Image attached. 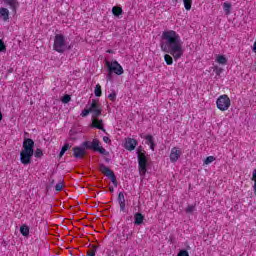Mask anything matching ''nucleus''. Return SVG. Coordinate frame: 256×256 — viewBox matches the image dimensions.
Masks as SVG:
<instances>
[{
  "instance_id": "f03ea898",
  "label": "nucleus",
  "mask_w": 256,
  "mask_h": 256,
  "mask_svg": "<svg viewBox=\"0 0 256 256\" xmlns=\"http://www.w3.org/2000/svg\"><path fill=\"white\" fill-rule=\"evenodd\" d=\"M35 141L31 138H25L22 143V150L20 152V162L22 165H31V159L35 153Z\"/></svg>"
},
{
  "instance_id": "cd10ccee",
  "label": "nucleus",
  "mask_w": 256,
  "mask_h": 256,
  "mask_svg": "<svg viewBox=\"0 0 256 256\" xmlns=\"http://www.w3.org/2000/svg\"><path fill=\"white\" fill-rule=\"evenodd\" d=\"M213 161H215V156H208V157L204 160V165H210V163H213Z\"/></svg>"
},
{
  "instance_id": "1a4fd4ad",
  "label": "nucleus",
  "mask_w": 256,
  "mask_h": 256,
  "mask_svg": "<svg viewBox=\"0 0 256 256\" xmlns=\"http://www.w3.org/2000/svg\"><path fill=\"white\" fill-rule=\"evenodd\" d=\"M100 171L103 173L106 177H109L110 181H112L114 187H117V176H115V172L111 170L109 167L105 166V164H100Z\"/></svg>"
},
{
  "instance_id": "ddd939ff",
  "label": "nucleus",
  "mask_w": 256,
  "mask_h": 256,
  "mask_svg": "<svg viewBox=\"0 0 256 256\" xmlns=\"http://www.w3.org/2000/svg\"><path fill=\"white\" fill-rule=\"evenodd\" d=\"M124 147L127 149V151H135V148L137 147V140L133 138H127Z\"/></svg>"
},
{
  "instance_id": "7c9ffc66",
  "label": "nucleus",
  "mask_w": 256,
  "mask_h": 256,
  "mask_svg": "<svg viewBox=\"0 0 256 256\" xmlns=\"http://www.w3.org/2000/svg\"><path fill=\"white\" fill-rule=\"evenodd\" d=\"M7 51V46H5V42L0 39V53H5Z\"/></svg>"
},
{
  "instance_id": "473e14b6",
  "label": "nucleus",
  "mask_w": 256,
  "mask_h": 256,
  "mask_svg": "<svg viewBox=\"0 0 256 256\" xmlns=\"http://www.w3.org/2000/svg\"><path fill=\"white\" fill-rule=\"evenodd\" d=\"M62 103H69V101H71V96L68 94H65L62 99H61Z\"/></svg>"
},
{
  "instance_id": "39448f33",
  "label": "nucleus",
  "mask_w": 256,
  "mask_h": 256,
  "mask_svg": "<svg viewBox=\"0 0 256 256\" xmlns=\"http://www.w3.org/2000/svg\"><path fill=\"white\" fill-rule=\"evenodd\" d=\"M137 158H138V171L141 177H145L147 174V167H149V160L147 159L146 152L137 151Z\"/></svg>"
},
{
  "instance_id": "6e6552de",
  "label": "nucleus",
  "mask_w": 256,
  "mask_h": 256,
  "mask_svg": "<svg viewBox=\"0 0 256 256\" xmlns=\"http://www.w3.org/2000/svg\"><path fill=\"white\" fill-rule=\"evenodd\" d=\"M106 67L108 71L115 73V75H123L125 73V70H123V66L117 62V60H114L112 62L106 61Z\"/></svg>"
},
{
  "instance_id": "0eeeda50",
  "label": "nucleus",
  "mask_w": 256,
  "mask_h": 256,
  "mask_svg": "<svg viewBox=\"0 0 256 256\" xmlns=\"http://www.w3.org/2000/svg\"><path fill=\"white\" fill-rule=\"evenodd\" d=\"M216 106L220 111H227L231 107V99L227 94L219 96Z\"/></svg>"
},
{
  "instance_id": "f3484780",
  "label": "nucleus",
  "mask_w": 256,
  "mask_h": 256,
  "mask_svg": "<svg viewBox=\"0 0 256 256\" xmlns=\"http://www.w3.org/2000/svg\"><path fill=\"white\" fill-rule=\"evenodd\" d=\"M117 201L120 205V211L125 213V194L123 192H119Z\"/></svg>"
},
{
  "instance_id": "4be33fe9",
  "label": "nucleus",
  "mask_w": 256,
  "mask_h": 256,
  "mask_svg": "<svg viewBox=\"0 0 256 256\" xmlns=\"http://www.w3.org/2000/svg\"><path fill=\"white\" fill-rule=\"evenodd\" d=\"M216 63H219V65H227V58L223 55H218L216 58Z\"/></svg>"
},
{
  "instance_id": "4c0bfd02",
  "label": "nucleus",
  "mask_w": 256,
  "mask_h": 256,
  "mask_svg": "<svg viewBox=\"0 0 256 256\" xmlns=\"http://www.w3.org/2000/svg\"><path fill=\"white\" fill-rule=\"evenodd\" d=\"M178 256H189V252L187 250H181L178 253Z\"/></svg>"
},
{
  "instance_id": "09e8293b",
  "label": "nucleus",
  "mask_w": 256,
  "mask_h": 256,
  "mask_svg": "<svg viewBox=\"0 0 256 256\" xmlns=\"http://www.w3.org/2000/svg\"><path fill=\"white\" fill-rule=\"evenodd\" d=\"M2 1H4V3H7V0H2Z\"/></svg>"
},
{
  "instance_id": "2eb2a0df",
  "label": "nucleus",
  "mask_w": 256,
  "mask_h": 256,
  "mask_svg": "<svg viewBox=\"0 0 256 256\" xmlns=\"http://www.w3.org/2000/svg\"><path fill=\"white\" fill-rule=\"evenodd\" d=\"M6 5H9L12 13H14V15H17V9L20 5L18 0H6Z\"/></svg>"
},
{
  "instance_id": "72a5a7b5",
  "label": "nucleus",
  "mask_w": 256,
  "mask_h": 256,
  "mask_svg": "<svg viewBox=\"0 0 256 256\" xmlns=\"http://www.w3.org/2000/svg\"><path fill=\"white\" fill-rule=\"evenodd\" d=\"M89 113H91V111L89 110V107H86V109L81 112L80 116L87 117Z\"/></svg>"
},
{
  "instance_id": "f704fd0d",
  "label": "nucleus",
  "mask_w": 256,
  "mask_h": 256,
  "mask_svg": "<svg viewBox=\"0 0 256 256\" xmlns=\"http://www.w3.org/2000/svg\"><path fill=\"white\" fill-rule=\"evenodd\" d=\"M96 253H97V247H94L93 250H89V251L87 252V256H95Z\"/></svg>"
},
{
  "instance_id": "393cba45",
  "label": "nucleus",
  "mask_w": 256,
  "mask_h": 256,
  "mask_svg": "<svg viewBox=\"0 0 256 256\" xmlns=\"http://www.w3.org/2000/svg\"><path fill=\"white\" fill-rule=\"evenodd\" d=\"M94 95L96 97H101V95H103V92L101 90V86L99 84H97L96 87H95Z\"/></svg>"
},
{
  "instance_id": "9d476101",
  "label": "nucleus",
  "mask_w": 256,
  "mask_h": 256,
  "mask_svg": "<svg viewBox=\"0 0 256 256\" xmlns=\"http://www.w3.org/2000/svg\"><path fill=\"white\" fill-rule=\"evenodd\" d=\"M87 148L85 146H83V143L81 144V146H76L74 148H72L73 151V155L76 159H83V157H85V155L87 154Z\"/></svg>"
},
{
  "instance_id": "a19ab883",
  "label": "nucleus",
  "mask_w": 256,
  "mask_h": 256,
  "mask_svg": "<svg viewBox=\"0 0 256 256\" xmlns=\"http://www.w3.org/2000/svg\"><path fill=\"white\" fill-rule=\"evenodd\" d=\"M103 141H104V143H111V139L107 136L103 137Z\"/></svg>"
},
{
  "instance_id": "a878e982",
  "label": "nucleus",
  "mask_w": 256,
  "mask_h": 256,
  "mask_svg": "<svg viewBox=\"0 0 256 256\" xmlns=\"http://www.w3.org/2000/svg\"><path fill=\"white\" fill-rule=\"evenodd\" d=\"M164 61L167 65H173V57L169 54L164 55Z\"/></svg>"
},
{
  "instance_id": "7ed1b4c3",
  "label": "nucleus",
  "mask_w": 256,
  "mask_h": 256,
  "mask_svg": "<svg viewBox=\"0 0 256 256\" xmlns=\"http://www.w3.org/2000/svg\"><path fill=\"white\" fill-rule=\"evenodd\" d=\"M73 44L67 41V37L63 34H56L54 37L53 50L56 53H65V51H71Z\"/></svg>"
},
{
  "instance_id": "412c9836",
  "label": "nucleus",
  "mask_w": 256,
  "mask_h": 256,
  "mask_svg": "<svg viewBox=\"0 0 256 256\" xmlns=\"http://www.w3.org/2000/svg\"><path fill=\"white\" fill-rule=\"evenodd\" d=\"M112 13L115 17H119V16L123 15V8H121L119 6H114L112 8Z\"/></svg>"
},
{
  "instance_id": "2f4dec72",
  "label": "nucleus",
  "mask_w": 256,
  "mask_h": 256,
  "mask_svg": "<svg viewBox=\"0 0 256 256\" xmlns=\"http://www.w3.org/2000/svg\"><path fill=\"white\" fill-rule=\"evenodd\" d=\"M108 99L110 100V101H116L117 100V93L115 92V91H113L112 93H110L109 95H108Z\"/></svg>"
},
{
  "instance_id": "9b49d317",
  "label": "nucleus",
  "mask_w": 256,
  "mask_h": 256,
  "mask_svg": "<svg viewBox=\"0 0 256 256\" xmlns=\"http://www.w3.org/2000/svg\"><path fill=\"white\" fill-rule=\"evenodd\" d=\"M181 155H183L181 149L173 147L170 152V163H177L181 158Z\"/></svg>"
},
{
  "instance_id": "a211bd4d",
  "label": "nucleus",
  "mask_w": 256,
  "mask_h": 256,
  "mask_svg": "<svg viewBox=\"0 0 256 256\" xmlns=\"http://www.w3.org/2000/svg\"><path fill=\"white\" fill-rule=\"evenodd\" d=\"M0 19H3V21H9V9L0 8Z\"/></svg>"
},
{
  "instance_id": "f8f14e48",
  "label": "nucleus",
  "mask_w": 256,
  "mask_h": 256,
  "mask_svg": "<svg viewBox=\"0 0 256 256\" xmlns=\"http://www.w3.org/2000/svg\"><path fill=\"white\" fill-rule=\"evenodd\" d=\"M141 138L145 139V141H146L145 143H146V145H149L151 151H155L156 145H155V138L153 137V135H151V134H148L145 136L141 135Z\"/></svg>"
},
{
  "instance_id": "49530a36",
  "label": "nucleus",
  "mask_w": 256,
  "mask_h": 256,
  "mask_svg": "<svg viewBox=\"0 0 256 256\" xmlns=\"http://www.w3.org/2000/svg\"><path fill=\"white\" fill-rule=\"evenodd\" d=\"M109 191H110V193H113L115 191V189L113 187H110Z\"/></svg>"
},
{
  "instance_id": "c85d7f7f",
  "label": "nucleus",
  "mask_w": 256,
  "mask_h": 256,
  "mask_svg": "<svg viewBox=\"0 0 256 256\" xmlns=\"http://www.w3.org/2000/svg\"><path fill=\"white\" fill-rule=\"evenodd\" d=\"M56 191H63V179H60L59 182L55 186Z\"/></svg>"
},
{
  "instance_id": "58836bf2",
  "label": "nucleus",
  "mask_w": 256,
  "mask_h": 256,
  "mask_svg": "<svg viewBox=\"0 0 256 256\" xmlns=\"http://www.w3.org/2000/svg\"><path fill=\"white\" fill-rule=\"evenodd\" d=\"M69 149H71V146L68 143L64 144V146L62 147V150L66 152L69 151Z\"/></svg>"
},
{
  "instance_id": "423d86ee",
  "label": "nucleus",
  "mask_w": 256,
  "mask_h": 256,
  "mask_svg": "<svg viewBox=\"0 0 256 256\" xmlns=\"http://www.w3.org/2000/svg\"><path fill=\"white\" fill-rule=\"evenodd\" d=\"M86 107L90 110L92 118L101 117L103 113V106L99 103V100L92 99L88 101Z\"/></svg>"
},
{
  "instance_id": "dca6fc26",
  "label": "nucleus",
  "mask_w": 256,
  "mask_h": 256,
  "mask_svg": "<svg viewBox=\"0 0 256 256\" xmlns=\"http://www.w3.org/2000/svg\"><path fill=\"white\" fill-rule=\"evenodd\" d=\"M92 127H95V129H100V131H103L105 133V127L103 126V120L99 119L98 117L92 118Z\"/></svg>"
},
{
  "instance_id": "79ce46f5",
  "label": "nucleus",
  "mask_w": 256,
  "mask_h": 256,
  "mask_svg": "<svg viewBox=\"0 0 256 256\" xmlns=\"http://www.w3.org/2000/svg\"><path fill=\"white\" fill-rule=\"evenodd\" d=\"M172 1V5L174 6V7H176L177 6V3H179V0H171Z\"/></svg>"
},
{
  "instance_id": "a18cd8bd",
  "label": "nucleus",
  "mask_w": 256,
  "mask_h": 256,
  "mask_svg": "<svg viewBox=\"0 0 256 256\" xmlns=\"http://www.w3.org/2000/svg\"><path fill=\"white\" fill-rule=\"evenodd\" d=\"M253 190H254V195H256V182H254Z\"/></svg>"
},
{
  "instance_id": "f257e3e1",
  "label": "nucleus",
  "mask_w": 256,
  "mask_h": 256,
  "mask_svg": "<svg viewBox=\"0 0 256 256\" xmlns=\"http://www.w3.org/2000/svg\"><path fill=\"white\" fill-rule=\"evenodd\" d=\"M160 47L164 53H170L174 61L181 59L185 53L183 40H181L179 33L174 30H166L162 33Z\"/></svg>"
},
{
  "instance_id": "bb28decb",
  "label": "nucleus",
  "mask_w": 256,
  "mask_h": 256,
  "mask_svg": "<svg viewBox=\"0 0 256 256\" xmlns=\"http://www.w3.org/2000/svg\"><path fill=\"white\" fill-rule=\"evenodd\" d=\"M34 157H36V159H41V157H43V150H41L40 148H37L34 153Z\"/></svg>"
},
{
  "instance_id": "ea45409f",
  "label": "nucleus",
  "mask_w": 256,
  "mask_h": 256,
  "mask_svg": "<svg viewBox=\"0 0 256 256\" xmlns=\"http://www.w3.org/2000/svg\"><path fill=\"white\" fill-rule=\"evenodd\" d=\"M251 181H254V183H256V169H254L253 172H252Z\"/></svg>"
},
{
  "instance_id": "e433bc0d",
  "label": "nucleus",
  "mask_w": 256,
  "mask_h": 256,
  "mask_svg": "<svg viewBox=\"0 0 256 256\" xmlns=\"http://www.w3.org/2000/svg\"><path fill=\"white\" fill-rule=\"evenodd\" d=\"M106 79L107 81H113V72H111V70H108V75Z\"/></svg>"
},
{
  "instance_id": "5701e85b",
  "label": "nucleus",
  "mask_w": 256,
  "mask_h": 256,
  "mask_svg": "<svg viewBox=\"0 0 256 256\" xmlns=\"http://www.w3.org/2000/svg\"><path fill=\"white\" fill-rule=\"evenodd\" d=\"M184 8L186 11H191V7L193 5V0H183Z\"/></svg>"
},
{
  "instance_id": "8fccbe9b",
  "label": "nucleus",
  "mask_w": 256,
  "mask_h": 256,
  "mask_svg": "<svg viewBox=\"0 0 256 256\" xmlns=\"http://www.w3.org/2000/svg\"><path fill=\"white\" fill-rule=\"evenodd\" d=\"M108 53H111V50H109Z\"/></svg>"
},
{
  "instance_id": "20e7f679",
  "label": "nucleus",
  "mask_w": 256,
  "mask_h": 256,
  "mask_svg": "<svg viewBox=\"0 0 256 256\" xmlns=\"http://www.w3.org/2000/svg\"><path fill=\"white\" fill-rule=\"evenodd\" d=\"M83 147L86 149H90L91 151H95L100 153V155L109 156V151H107L103 146H101V141L99 139H93L92 141H84Z\"/></svg>"
},
{
  "instance_id": "4468645a",
  "label": "nucleus",
  "mask_w": 256,
  "mask_h": 256,
  "mask_svg": "<svg viewBox=\"0 0 256 256\" xmlns=\"http://www.w3.org/2000/svg\"><path fill=\"white\" fill-rule=\"evenodd\" d=\"M145 221V216L141 212H137L134 214V225L136 227L141 226Z\"/></svg>"
},
{
  "instance_id": "c03bdc74",
  "label": "nucleus",
  "mask_w": 256,
  "mask_h": 256,
  "mask_svg": "<svg viewBox=\"0 0 256 256\" xmlns=\"http://www.w3.org/2000/svg\"><path fill=\"white\" fill-rule=\"evenodd\" d=\"M104 161H105L106 163H111V158L105 157V158H104Z\"/></svg>"
},
{
  "instance_id": "aec40b11",
  "label": "nucleus",
  "mask_w": 256,
  "mask_h": 256,
  "mask_svg": "<svg viewBox=\"0 0 256 256\" xmlns=\"http://www.w3.org/2000/svg\"><path fill=\"white\" fill-rule=\"evenodd\" d=\"M20 233L23 237H29V226L27 224L20 226Z\"/></svg>"
},
{
  "instance_id": "c9c22d12",
  "label": "nucleus",
  "mask_w": 256,
  "mask_h": 256,
  "mask_svg": "<svg viewBox=\"0 0 256 256\" xmlns=\"http://www.w3.org/2000/svg\"><path fill=\"white\" fill-rule=\"evenodd\" d=\"M193 211H195V205H189L186 208V213H193Z\"/></svg>"
},
{
  "instance_id": "c756f323",
  "label": "nucleus",
  "mask_w": 256,
  "mask_h": 256,
  "mask_svg": "<svg viewBox=\"0 0 256 256\" xmlns=\"http://www.w3.org/2000/svg\"><path fill=\"white\" fill-rule=\"evenodd\" d=\"M213 71L214 73H216V75L219 77V75H221V73H223V68L219 67V66H214L213 67Z\"/></svg>"
},
{
  "instance_id": "37998d69",
  "label": "nucleus",
  "mask_w": 256,
  "mask_h": 256,
  "mask_svg": "<svg viewBox=\"0 0 256 256\" xmlns=\"http://www.w3.org/2000/svg\"><path fill=\"white\" fill-rule=\"evenodd\" d=\"M66 151L63 150V148L60 151L59 157H63L65 155Z\"/></svg>"
},
{
  "instance_id": "de8ad7c7",
  "label": "nucleus",
  "mask_w": 256,
  "mask_h": 256,
  "mask_svg": "<svg viewBox=\"0 0 256 256\" xmlns=\"http://www.w3.org/2000/svg\"><path fill=\"white\" fill-rule=\"evenodd\" d=\"M3 120V114L0 112V121Z\"/></svg>"
},
{
  "instance_id": "b1692460",
  "label": "nucleus",
  "mask_w": 256,
  "mask_h": 256,
  "mask_svg": "<svg viewBox=\"0 0 256 256\" xmlns=\"http://www.w3.org/2000/svg\"><path fill=\"white\" fill-rule=\"evenodd\" d=\"M223 9H224L226 15H231V3L224 2Z\"/></svg>"
},
{
  "instance_id": "6ab92c4d",
  "label": "nucleus",
  "mask_w": 256,
  "mask_h": 256,
  "mask_svg": "<svg viewBox=\"0 0 256 256\" xmlns=\"http://www.w3.org/2000/svg\"><path fill=\"white\" fill-rule=\"evenodd\" d=\"M128 231H129V226H125L122 231V235H123V237H126L125 238L126 241H129V239H131V237H133V231H131V232H128Z\"/></svg>"
}]
</instances>
